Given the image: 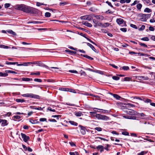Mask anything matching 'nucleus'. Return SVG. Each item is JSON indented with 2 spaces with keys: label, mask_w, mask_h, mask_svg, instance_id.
Here are the masks:
<instances>
[{
  "label": "nucleus",
  "mask_w": 155,
  "mask_h": 155,
  "mask_svg": "<svg viewBox=\"0 0 155 155\" xmlns=\"http://www.w3.org/2000/svg\"><path fill=\"white\" fill-rule=\"evenodd\" d=\"M65 51L66 52H69L70 54H75L76 53V51H71L69 49L66 50Z\"/></svg>",
  "instance_id": "nucleus-30"
},
{
  "label": "nucleus",
  "mask_w": 155,
  "mask_h": 155,
  "mask_svg": "<svg viewBox=\"0 0 155 155\" xmlns=\"http://www.w3.org/2000/svg\"><path fill=\"white\" fill-rule=\"evenodd\" d=\"M149 30L150 31H153L154 30V28L150 26L149 27Z\"/></svg>",
  "instance_id": "nucleus-64"
},
{
  "label": "nucleus",
  "mask_w": 155,
  "mask_h": 155,
  "mask_svg": "<svg viewBox=\"0 0 155 155\" xmlns=\"http://www.w3.org/2000/svg\"><path fill=\"white\" fill-rule=\"evenodd\" d=\"M96 148L98 150H100V151L101 152L104 151V147L102 145H99Z\"/></svg>",
  "instance_id": "nucleus-14"
},
{
  "label": "nucleus",
  "mask_w": 155,
  "mask_h": 155,
  "mask_svg": "<svg viewBox=\"0 0 155 155\" xmlns=\"http://www.w3.org/2000/svg\"><path fill=\"white\" fill-rule=\"evenodd\" d=\"M51 14L49 12H46L45 13V16L47 17H49L51 16Z\"/></svg>",
  "instance_id": "nucleus-39"
},
{
  "label": "nucleus",
  "mask_w": 155,
  "mask_h": 155,
  "mask_svg": "<svg viewBox=\"0 0 155 155\" xmlns=\"http://www.w3.org/2000/svg\"><path fill=\"white\" fill-rule=\"evenodd\" d=\"M85 69L86 70L91 71L92 72H95V73H99L100 74H102V72L100 71H98V70H93L92 69H90V68H87Z\"/></svg>",
  "instance_id": "nucleus-10"
},
{
  "label": "nucleus",
  "mask_w": 155,
  "mask_h": 155,
  "mask_svg": "<svg viewBox=\"0 0 155 155\" xmlns=\"http://www.w3.org/2000/svg\"><path fill=\"white\" fill-rule=\"evenodd\" d=\"M146 153H145L144 151H143L140 153H138L137 155H144V154H145Z\"/></svg>",
  "instance_id": "nucleus-57"
},
{
  "label": "nucleus",
  "mask_w": 155,
  "mask_h": 155,
  "mask_svg": "<svg viewBox=\"0 0 155 155\" xmlns=\"http://www.w3.org/2000/svg\"><path fill=\"white\" fill-rule=\"evenodd\" d=\"M130 26L133 28H135V29H137V26L134 25V24H130Z\"/></svg>",
  "instance_id": "nucleus-60"
},
{
  "label": "nucleus",
  "mask_w": 155,
  "mask_h": 155,
  "mask_svg": "<svg viewBox=\"0 0 155 155\" xmlns=\"http://www.w3.org/2000/svg\"><path fill=\"white\" fill-rule=\"evenodd\" d=\"M48 110L52 112H55V109H52L50 107H48Z\"/></svg>",
  "instance_id": "nucleus-58"
},
{
  "label": "nucleus",
  "mask_w": 155,
  "mask_h": 155,
  "mask_svg": "<svg viewBox=\"0 0 155 155\" xmlns=\"http://www.w3.org/2000/svg\"><path fill=\"white\" fill-rule=\"evenodd\" d=\"M131 79V78L129 77H125L124 78L123 80H122V81H129Z\"/></svg>",
  "instance_id": "nucleus-36"
},
{
  "label": "nucleus",
  "mask_w": 155,
  "mask_h": 155,
  "mask_svg": "<svg viewBox=\"0 0 155 155\" xmlns=\"http://www.w3.org/2000/svg\"><path fill=\"white\" fill-rule=\"evenodd\" d=\"M139 2V1H137V0H135L133 3H132V4H131V6L134 5L138 3Z\"/></svg>",
  "instance_id": "nucleus-45"
},
{
  "label": "nucleus",
  "mask_w": 155,
  "mask_h": 155,
  "mask_svg": "<svg viewBox=\"0 0 155 155\" xmlns=\"http://www.w3.org/2000/svg\"><path fill=\"white\" fill-rule=\"evenodd\" d=\"M7 32L9 34L13 35H16V33L11 30H8L7 31Z\"/></svg>",
  "instance_id": "nucleus-22"
},
{
  "label": "nucleus",
  "mask_w": 155,
  "mask_h": 155,
  "mask_svg": "<svg viewBox=\"0 0 155 155\" xmlns=\"http://www.w3.org/2000/svg\"><path fill=\"white\" fill-rule=\"evenodd\" d=\"M8 124V122L7 120L3 119V121H2L1 125L2 126H5L7 125Z\"/></svg>",
  "instance_id": "nucleus-15"
},
{
  "label": "nucleus",
  "mask_w": 155,
  "mask_h": 155,
  "mask_svg": "<svg viewBox=\"0 0 155 155\" xmlns=\"http://www.w3.org/2000/svg\"><path fill=\"white\" fill-rule=\"evenodd\" d=\"M142 5L140 3L137 4V8L138 10H140L142 7Z\"/></svg>",
  "instance_id": "nucleus-34"
},
{
  "label": "nucleus",
  "mask_w": 155,
  "mask_h": 155,
  "mask_svg": "<svg viewBox=\"0 0 155 155\" xmlns=\"http://www.w3.org/2000/svg\"><path fill=\"white\" fill-rule=\"evenodd\" d=\"M138 43L141 46L145 47L146 48L147 47V45L144 43H141V42H139Z\"/></svg>",
  "instance_id": "nucleus-37"
},
{
  "label": "nucleus",
  "mask_w": 155,
  "mask_h": 155,
  "mask_svg": "<svg viewBox=\"0 0 155 155\" xmlns=\"http://www.w3.org/2000/svg\"><path fill=\"white\" fill-rule=\"evenodd\" d=\"M94 109H98V110H102L103 111L102 112H103V113H109V111L107 110H102V109H99L96 108H94Z\"/></svg>",
  "instance_id": "nucleus-49"
},
{
  "label": "nucleus",
  "mask_w": 155,
  "mask_h": 155,
  "mask_svg": "<svg viewBox=\"0 0 155 155\" xmlns=\"http://www.w3.org/2000/svg\"><path fill=\"white\" fill-rule=\"evenodd\" d=\"M83 57L90 60H93L94 59V58H93L87 55L84 54L83 55Z\"/></svg>",
  "instance_id": "nucleus-29"
},
{
  "label": "nucleus",
  "mask_w": 155,
  "mask_h": 155,
  "mask_svg": "<svg viewBox=\"0 0 155 155\" xmlns=\"http://www.w3.org/2000/svg\"><path fill=\"white\" fill-rule=\"evenodd\" d=\"M17 7L18 10L30 14L38 13L39 11L36 8L28 6L23 4L18 5Z\"/></svg>",
  "instance_id": "nucleus-1"
},
{
  "label": "nucleus",
  "mask_w": 155,
  "mask_h": 155,
  "mask_svg": "<svg viewBox=\"0 0 155 155\" xmlns=\"http://www.w3.org/2000/svg\"><path fill=\"white\" fill-rule=\"evenodd\" d=\"M80 72L81 74V75L82 77V78H83L86 76V74L84 71L81 70Z\"/></svg>",
  "instance_id": "nucleus-24"
},
{
  "label": "nucleus",
  "mask_w": 155,
  "mask_h": 155,
  "mask_svg": "<svg viewBox=\"0 0 155 155\" xmlns=\"http://www.w3.org/2000/svg\"><path fill=\"white\" fill-rule=\"evenodd\" d=\"M106 3H107L109 6H110L111 7L113 8V6L112 5L111 3L110 2H109L108 1L106 2Z\"/></svg>",
  "instance_id": "nucleus-52"
},
{
  "label": "nucleus",
  "mask_w": 155,
  "mask_h": 155,
  "mask_svg": "<svg viewBox=\"0 0 155 155\" xmlns=\"http://www.w3.org/2000/svg\"><path fill=\"white\" fill-rule=\"evenodd\" d=\"M120 30L123 32H126L127 31V29L126 28H120Z\"/></svg>",
  "instance_id": "nucleus-53"
},
{
  "label": "nucleus",
  "mask_w": 155,
  "mask_h": 155,
  "mask_svg": "<svg viewBox=\"0 0 155 155\" xmlns=\"http://www.w3.org/2000/svg\"><path fill=\"white\" fill-rule=\"evenodd\" d=\"M21 135L22 138L23 139V140L26 142L28 140L30 139V137L29 136H27L25 134L22 133H21Z\"/></svg>",
  "instance_id": "nucleus-6"
},
{
  "label": "nucleus",
  "mask_w": 155,
  "mask_h": 155,
  "mask_svg": "<svg viewBox=\"0 0 155 155\" xmlns=\"http://www.w3.org/2000/svg\"><path fill=\"white\" fill-rule=\"evenodd\" d=\"M29 122L32 124H36L39 123V122L37 120H33L30 119Z\"/></svg>",
  "instance_id": "nucleus-17"
},
{
  "label": "nucleus",
  "mask_w": 155,
  "mask_h": 155,
  "mask_svg": "<svg viewBox=\"0 0 155 155\" xmlns=\"http://www.w3.org/2000/svg\"><path fill=\"white\" fill-rule=\"evenodd\" d=\"M142 40L148 41L149 40V38L147 37L143 38L141 39Z\"/></svg>",
  "instance_id": "nucleus-40"
},
{
  "label": "nucleus",
  "mask_w": 155,
  "mask_h": 155,
  "mask_svg": "<svg viewBox=\"0 0 155 155\" xmlns=\"http://www.w3.org/2000/svg\"><path fill=\"white\" fill-rule=\"evenodd\" d=\"M43 23L42 22L39 21H31L28 22V23H33L35 24H41Z\"/></svg>",
  "instance_id": "nucleus-13"
},
{
  "label": "nucleus",
  "mask_w": 155,
  "mask_h": 155,
  "mask_svg": "<svg viewBox=\"0 0 155 155\" xmlns=\"http://www.w3.org/2000/svg\"><path fill=\"white\" fill-rule=\"evenodd\" d=\"M116 22L119 25H120L124 23V24L125 25V26H126V22L124 21V20L120 18L117 19L116 20Z\"/></svg>",
  "instance_id": "nucleus-8"
},
{
  "label": "nucleus",
  "mask_w": 155,
  "mask_h": 155,
  "mask_svg": "<svg viewBox=\"0 0 155 155\" xmlns=\"http://www.w3.org/2000/svg\"><path fill=\"white\" fill-rule=\"evenodd\" d=\"M146 116V115L145 114H144L142 113H139L138 114V117L141 118L142 119H146V118L145 117Z\"/></svg>",
  "instance_id": "nucleus-11"
},
{
  "label": "nucleus",
  "mask_w": 155,
  "mask_h": 155,
  "mask_svg": "<svg viewBox=\"0 0 155 155\" xmlns=\"http://www.w3.org/2000/svg\"><path fill=\"white\" fill-rule=\"evenodd\" d=\"M75 153L76 154H78V152H70L69 154L71 155H75Z\"/></svg>",
  "instance_id": "nucleus-61"
},
{
  "label": "nucleus",
  "mask_w": 155,
  "mask_h": 155,
  "mask_svg": "<svg viewBox=\"0 0 155 155\" xmlns=\"http://www.w3.org/2000/svg\"><path fill=\"white\" fill-rule=\"evenodd\" d=\"M69 143L70 144V145L72 147L76 146L75 144L72 142H69Z\"/></svg>",
  "instance_id": "nucleus-59"
},
{
  "label": "nucleus",
  "mask_w": 155,
  "mask_h": 155,
  "mask_svg": "<svg viewBox=\"0 0 155 155\" xmlns=\"http://www.w3.org/2000/svg\"><path fill=\"white\" fill-rule=\"evenodd\" d=\"M112 78L115 80H118L120 79V78L116 76H113L112 77Z\"/></svg>",
  "instance_id": "nucleus-46"
},
{
  "label": "nucleus",
  "mask_w": 155,
  "mask_h": 155,
  "mask_svg": "<svg viewBox=\"0 0 155 155\" xmlns=\"http://www.w3.org/2000/svg\"><path fill=\"white\" fill-rule=\"evenodd\" d=\"M34 81L36 82H42V80L40 79L35 78L34 79Z\"/></svg>",
  "instance_id": "nucleus-47"
},
{
  "label": "nucleus",
  "mask_w": 155,
  "mask_h": 155,
  "mask_svg": "<svg viewBox=\"0 0 155 155\" xmlns=\"http://www.w3.org/2000/svg\"><path fill=\"white\" fill-rule=\"evenodd\" d=\"M39 120L41 122L47 121V119L45 118H41Z\"/></svg>",
  "instance_id": "nucleus-50"
},
{
  "label": "nucleus",
  "mask_w": 155,
  "mask_h": 155,
  "mask_svg": "<svg viewBox=\"0 0 155 155\" xmlns=\"http://www.w3.org/2000/svg\"><path fill=\"white\" fill-rule=\"evenodd\" d=\"M8 76V74L7 73H3L2 72H0V76L6 77Z\"/></svg>",
  "instance_id": "nucleus-35"
},
{
  "label": "nucleus",
  "mask_w": 155,
  "mask_h": 155,
  "mask_svg": "<svg viewBox=\"0 0 155 155\" xmlns=\"http://www.w3.org/2000/svg\"><path fill=\"white\" fill-rule=\"evenodd\" d=\"M69 122L72 125H75V126L77 125V124L76 123L73 121H69Z\"/></svg>",
  "instance_id": "nucleus-42"
},
{
  "label": "nucleus",
  "mask_w": 155,
  "mask_h": 155,
  "mask_svg": "<svg viewBox=\"0 0 155 155\" xmlns=\"http://www.w3.org/2000/svg\"><path fill=\"white\" fill-rule=\"evenodd\" d=\"M44 5L45 4L43 3L39 2H37L36 3V5L38 6H39L41 5Z\"/></svg>",
  "instance_id": "nucleus-55"
},
{
  "label": "nucleus",
  "mask_w": 155,
  "mask_h": 155,
  "mask_svg": "<svg viewBox=\"0 0 155 155\" xmlns=\"http://www.w3.org/2000/svg\"><path fill=\"white\" fill-rule=\"evenodd\" d=\"M96 130L98 131H101L102 130V128L100 127H97L95 128Z\"/></svg>",
  "instance_id": "nucleus-51"
},
{
  "label": "nucleus",
  "mask_w": 155,
  "mask_h": 155,
  "mask_svg": "<svg viewBox=\"0 0 155 155\" xmlns=\"http://www.w3.org/2000/svg\"><path fill=\"white\" fill-rule=\"evenodd\" d=\"M150 14H143L141 16V18H140V20L143 21H146L147 19L150 17Z\"/></svg>",
  "instance_id": "nucleus-4"
},
{
  "label": "nucleus",
  "mask_w": 155,
  "mask_h": 155,
  "mask_svg": "<svg viewBox=\"0 0 155 155\" xmlns=\"http://www.w3.org/2000/svg\"><path fill=\"white\" fill-rule=\"evenodd\" d=\"M122 134L123 135H126V136H128L129 135V133L127 131H124L122 132Z\"/></svg>",
  "instance_id": "nucleus-44"
},
{
  "label": "nucleus",
  "mask_w": 155,
  "mask_h": 155,
  "mask_svg": "<svg viewBox=\"0 0 155 155\" xmlns=\"http://www.w3.org/2000/svg\"><path fill=\"white\" fill-rule=\"evenodd\" d=\"M59 117H61V116L59 115H52V117H57V119L58 120L59 119Z\"/></svg>",
  "instance_id": "nucleus-54"
},
{
  "label": "nucleus",
  "mask_w": 155,
  "mask_h": 155,
  "mask_svg": "<svg viewBox=\"0 0 155 155\" xmlns=\"http://www.w3.org/2000/svg\"><path fill=\"white\" fill-rule=\"evenodd\" d=\"M28 64H37V65L41 67H45V68L49 69V68L47 65L44 64L41 61H33L32 62H28Z\"/></svg>",
  "instance_id": "nucleus-2"
},
{
  "label": "nucleus",
  "mask_w": 155,
  "mask_h": 155,
  "mask_svg": "<svg viewBox=\"0 0 155 155\" xmlns=\"http://www.w3.org/2000/svg\"><path fill=\"white\" fill-rule=\"evenodd\" d=\"M138 78L140 80H147L149 79V78L147 77H145L143 76H139Z\"/></svg>",
  "instance_id": "nucleus-18"
},
{
  "label": "nucleus",
  "mask_w": 155,
  "mask_h": 155,
  "mask_svg": "<svg viewBox=\"0 0 155 155\" xmlns=\"http://www.w3.org/2000/svg\"><path fill=\"white\" fill-rule=\"evenodd\" d=\"M40 74V72L39 71H37L36 73H34L31 72V73L30 75H39Z\"/></svg>",
  "instance_id": "nucleus-38"
},
{
  "label": "nucleus",
  "mask_w": 155,
  "mask_h": 155,
  "mask_svg": "<svg viewBox=\"0 0 155 155\" xmlns=\"http://www.w3.org/2000/svg\"><path fill=\"white\" fill-rule=\"evenodd\" d=\"M79 127L80 128V131L81 133L83 135L85 134V127L81 125H79Z\"/></svg>",
  "instance_id": "nucleus-9"
},
{
  "label": "nucleus",
  "mask_w": 155,
  "mask_h": 155,
  "mask_svg": "<svg viewBox=\"0 0 155 155\" xmlns=\"http://www.w3.org/2000/svg\"><path fill=\"white\" fill-rule=\"evenodd\" d=\"M82 23L83 24L89 27H91L92 26L91 24L86 21H83Z\"/></svg>",
  "instance_id": "nucleus-12"
},
{
  "label": "nucleus",
  "mask_w": 155,
  "mask_h": 155,
  "mask_svg": "<svg viewBox=\"0 0 155 155\" xmlns=\"http://www.w3.org/2000/svg\"><path fill=\"white\" fill-rule=\"evenodd\" d=\"M22 80L23 81H32V79L27 78H22Z\"/></svg>",
  "instance_id": "nucleus-19"
},
{
  "label": "nucleus",
  "mask_w": 155,
  "mask_h": 155,
  "mask_svg": "<svg viewBox=\"0 0 155 155\" xmlns=\"http://www.w3.org/2000/svg\"><path fill=\"white\" fill-rule=\"evenodd\" d=\"M145 26L144 25H142V26L139 29L140 30H143L145 29Z\"/></svg>",
  "instance_id": "nucleus-63"
},
{
  "label": "nucleus",
  "mask_w": 155,
  "mask_h": 155,
  "mask_svg": "<svg viewBox=\"0 0 155 155\" xmlns=\"http://www.w3.org/2000/svg\"><path fill=\"white\" fill-rule=\"evenodd\" d=\"M28 64V62H24L23 63V64H18V66H27Z\"/></svg>",
  "instance_id": "nucleus-33"
},
{
  "label": "nucleus",
  "mask_w": 155,
  "mask_h": 155,
  "mask_svg": "<svg viewBox=\"0 0 155 155\" xmlns=\"http://www.w3.org/2000/svg\"><path fill=\"white\" fill-rule=\"evenodd\" d=\"M106 13L107 14H112L113 13V12L110 11V10H108V11H107L106 12Z\"/></svg>",
  "instance_id": "nucleus-62"
},
{
  "label": "nucleus",
  "mask_w": 155,
  "mask_h": 155,
  "mask_svg": "<svg viewBox=\"0 0 155 155\" xmlns=\"http://www.w3.org/2000/svg\"><path fill=\"white\" fill-rule=\"evenodd\" d=\"M87 45L88 46H89L94 51H96V49H95L94 46H93L91 44L89 43H87Z\"/></svg>",
  "instance_id": "nucleus-23"
},
{
  "label": "nucleus",
  "mask_w": 155,
  "mask_h": 155,
  "mask_svg": "<svg viewBox=\"0 0 155 155\" xmlns=\"http://www.w3.org/2000/svg\"><path fill=\"white\" fill-rule=\"evenodd\" d=\"M21 117L18 115L12 117V119L16 121V120H18L21 118Z\"/></svg>",
  "instance_id": "nucleus-20"
},
{
  "label": "nucleus",
  "mask_w": 155,
  "mask_h": 155,
  "mask_svg": "<svg viewBox=\"0 0 155 155\" xmlns=\"http://www.w3.org/2000/svg\"><path fill=\"white\" fill-rule=\"evenodd\" d=\"M10 4L9 3H6L5 4V8H7L9 7Z\"/></svg>",
  "instance_id": "nucleus-56"
},
{
  "label": "nucleus",
  "mask_w": 155,
  "mask_h": 155,
  "mask_svg": "<svg viewBox=\"0 0 155 155\" xmlns=\"http://www.w3.org/2000/svg\"><path fill=\"white\" fill-rule=\"evenodd\" d=\"M122 68V69L125 71L129 69V67L127 66H124Z\"/></svg>",
  "instance_id": "nucleus-41"
},
{
  "label": "nucleus",
  "mask_w": 155,
  "mask_h": 155,
  "mask_svg": "<svg viewBox=\"0 0 155 155\" xmlns=\"http://www.w3.org/2000/svg\"><path fill=\"white\" fill-rule=\"evenodd\" d=\"M95 117L99 120H107L109 119V117L107 116L104 115H101L99 114H96Z\"/></svg>",
  "instance_id": "nucleus-3"
},
{
  "label": "nucleus",
  "mask_w": 155,
  "mask_h": 155,
  "mask_svg": "<svg viewBox=\"0 0 155 155\" xmlns=\"http://www.w3.org/2000/svg\"><path fill=\"white\" fill-rule=\"evenodd\" d=\"M102 26V23L101 22H97L95 25H94V26L95 27H97V26Z\"/></svg>",
  "instance_id": "nucleus-31"
},
{
  "label": "nucleus",
  "mask_w": 155,
  "mask_h": 155,
  "mask_svg": "<svg viewBox=\"0 0 155 155\" xmlns=\"http://www.w3.org/2000/svg\"><path fill=\"white\" fill-rule=\"evenodd\" d=\"M68 4V2H60L59 3V5L60 6H64L65 5Z\"/></svg>",
  "instance_id": "nucleus-43"
},
{
  "label": "nucleus",
  "mask_w": 155,
  "mask_h": 155,
  "mask_svg": "<svg viewBox=\"0 0 155 155\" xmlns=\"http://www.w3.org/2000/svg\"><path fill=\"white\" fill-rule=\"evenodd\" d=\"M92 19V16L91 15H86V20L90 21Z\"/></svg>",
  "instance_id": "nucleus-21"
},
{
  "label": "nucleus",
  "mask_w": 155,
  "mask_h": 155,
  "mask_svg": "<svg viewBox=\"0 0 155 155\" xmlns=\"http://www.w3.org/2000/svg\"><path fill=\"white\" fill-rule=\"evenodd\" d=\"M12 114L11 112H9L7 113V114H5L4 115V117H5L7 116L9 117Z\"/></svg>",
  "instance_id": "nucleus-48"
},
{
  "label": "nucleus",
  "mask_w": 155,
  "mask_h": 155,
  "mask_svg": "<svg viewBox=\"0 0 155 155\" xmlns=\"http://www.w3.org/2000/svg\"><path fill=\"white\" fill-rule=\"evenodd\" d=\"M28 97L36 99H40V97L39 95L33 94H28Z\"/></svg>",
  "instance_id": "nucleus-7"
},
{
  "label": "nucleus",
  "mask_w": 155,
  "mask_h": 155,
  "mask_svg": "<svg viewBox=\"0 0 155 155\" xmlns=\"http://www.w3.org/2000/svg\"><path fill=\"white\" fill-rule=\"evenodd\" d=\"M111 94L113 95L114 97L115 98L119 100L121 98L117 94Z\"/></svg>",
  "instance_id": "nucleus-27"
},
{
  "label": "nucleus",
  "mask_w": 155,
  "mask_h": 155,
  "mask_svg": "<svg viewBox=\"0 0 155 155\" xmlns=\"http://www.w3.org/2000/svg\"><path fill=\"white\" fill-rule=\"evenodd\" d=\"M110 24L108 23H106L104 24H102L101 27L103 28H106L109 26Z\"/></svg>",
  "instance_id": "nucleus-26"
},
{
  "label": "nucleus",
  "mask_w": 155,
  "mask_h": 155,
  "mask_svg": "<svg viewBox=\"0 0 155 155\" xmlns=\"http://www.w3.org/2000/svg\"><path fill=\"white\" fill-rule=\"evenodd\" d=\"M5 72H6L5 73H12V74H17V73L15 71H11V70H6L5 71Z\"/></svg>",
  "instance_id": "nucleus-25"
},
{
  "label": "nucleus",
  "mask_w": 155,
  "mask_h": 155,
  "mask_svg": "<svg viewBox=\"0 0 155 155\" xmlns=\"http://www.w3.org/2000/svg\"><path fill=\"white\" fill-rule=\"evenodd\" d=\"M94 17L96 18L97 19L101 20H103L104 18V17L102 15H95L94 16Z\"/></svg>",
  "instance_id": "nucleus-16"
},
{
  "label": "nucleus",
  "mask_w": 155,
  "mask_h": 155,
  "mask_svg": "<svg viewBox=\"0 0 155 155\" xmlns=\"http://www.w3.org/2000/svg\"><path fill=\"white\" fill-rule=\"evenodd\" d=\"M124 112L127 114L131 115H134L136 114V113L134 110L129 109L126 110Z\"/></svg>",
  "instance_id": "nucleus-5"
},
{
  "label": "nucleus",
  "mask_w": 155,
  "mask_h": 155,
  "mask_svg": "<svg viewBox=\"0 0 155 155\" xmlns=\"http://www.w3.org/2000/svg\"><path fill=\"white\" fill-rule=\"evenodd\" d=\"M144 12L148 13H150L152 12V10L149 8H146L144 10Z\"/></svg>",
  "instance_id": "nucleus-32"
},
{
  "label": "nucleus",
  "mask_w": 155,
  "mask_h": 155,
  "mask_svg": "<svg viewBox=\"0 0 155 155\" xmlns=\"http://www.w3.org/2000/svg\"><path fill=\"white\" fill-rule=\"evenodd\" d=\"M16 101L17 102H25V101L23 99H17L16 100Z\"/></svg>",
  "instance_id": "nucleus-28"
}]
</instances>
